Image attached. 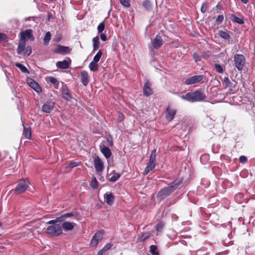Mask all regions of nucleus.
Wrapping results in <instances>:
<instances>
[{
  "label": "nucleus",
  "instance_id": "f257e3e1",
  "mask_svg": "<svg viewBox=\"0 0 255 255\" xmlns=\"http://www.w3.org/2000/svg\"><path fill=\"white\" fill-rule=\"evenodd\" d=\"M182 182V179H181L175 180L173 182L169 184L167 187H164L159 191L157 195V198L160 200L164 199L173 192Z\"/></svg>",
  "mask_w": 255,
  "mask_h": 255
},
{
  "label": "nucleus",
  "instance_id": "f03ea898",
  "mask_svg": "<svg viewBox=\"0 0 255 255\" xmlns=\"http://www.w3.org/2000/svg\"><path fill=\"white\" fill-rule=\"evenodd\" d=\"M181 98L190 102H195L204 101L206 98L205 95L199 91L193 92H188L185 95H182Z\"/></svg>",
  "mask_w": 255,
  "mask_h": 255
},
{
  "label": "nucleus",
  "instance_id": "7ed1b4c3",
  "mask_svg": "<svg viewBox=\"0 0 255 255\" xmlns=\"http://www.w3.org/2000/svg\"><path fill=\"white\" fill-rule=\"evenodd\" d=\"M45 233L54 237H57L62 233V229L60 224L49 226L45 230Z\"/></svg>",
  "mask_w": 255,
  "mask_h": 255
},
{
  "label": "nucleus",
  "instance_id": "20e7f679",
  "mask_svg": "<svg viewBox=\"0 0 255 255\" xmlns=\"http://www.w3.org/2000/svg\"><path fill=\"white\" fill-rule=\"evenodd\" d=\"M30 183L27 179H22L18 181L15 188L14 191L17 194H19L24 192Z\"/></svg>",
  "mask_w": 255,
  "mask_h": 255
},
{
  "label": "nucleus",
  "instance_id": "39448f33",
  "mask_svg": "<svg viewBox=\"0 0 255 255\" xmlns=\"http://www.w3.org/2000/svg\"><path fill=\"white\" fill-rule=\"evenodd\" d=\"M234 62L235 67L239 71H242L245 64V58L242 54H236L234 57Z\"/></svg>",
  "mask_w": 255,
  "mask_h": 255
},
{
  "label": "nucleus",
  "instance_id": "423d86ee",
  "mask_svg": "<svg viewBox=\"0 0 255 255\" xmlns=\"http://www.w3.org/2000/svg\"><path fill=\"white\" fill-rule=\"evenodd\" d=\"M204 77L203 75H194L191 77L187 78L184 83L185 85H192L199 83Z\"/></svg>",
  "mask_w": 255,
  "mask_h": 255
},
{
  "label": "nucleus",
  "instance_id": "0eeeda50",
  "mask_svg": "<svg viewBox=\"0 0 255 255\" xmlns=\"http://www.w3.org/2000/svg\"><path fill=\"white\" fill-rule=\"evenodd\" d=\"M223 82L226 84V87L230 89V93L234 94L237 91L236 89L237 82L235 81L231 82L228 77H225L223 79Z\"/></svg>",
  "mask_w": 255,
  "mask_h": 255
},
{
  "label": "nucleus",
  "instance_id": "6e6552de",
  "mask_svg": "<svg viewBox=\"0 0 255 255\" xmlns=\"http://www.w3.org/2000/svg\"><path fill=\"white\" fill-rule=\"evenodd\" d=\"M176 114V110L168 106L165 112V118L168 122L171 121Z\"/></svg>",
  "mask_w": 255,
  "mask_h": 255
},
{
  "label": "nucleus",
  "instance_id": "1a4fd4ad",
  "mask_svg": "<svg viewBox=\"0 0 255 255\" xmlns=\"http://www.w3.org/2000/svg\"><path fill=\"white\" fill-rule=\"evenodd\" d=\"M55 103L52 101L47 102L42 106V111L46 113H50L54 108Z\"/></svg>",
  "mask_w": 255,
  "mask_h": 255
},
{
  "label": "nucleus",
  "instance_id": "9d476101",
  "mask_svg": "<svg viewBox=\"0 0 255 255\" xmlns=\"http://www.w3.org/2000/svg\"><path fill=\"white\" fill-rule=\"evenodd\" d=\"M151 43L152 46L155 49L159 48L163 44V40L161 36L157 34L154 38L152 40Z\"/></svg>",
  "mask_w": 255,
  "mask_h": 255
},
{
  "label": "nucleus",
  "instance_id": "9b49d317",
  "mask_svg": "<svg viewBox=\"0 0 255 255\" xmlns=\"http://www.w3.org/2000/svg\"><path fill=\"white\" fill-rule=\"evenodd\" d=\"M151 86V84L148 81L145 82L143 88V93L144 96L148 97L152 94L153 91Z\"/></svg>",
  "mask_w": 255,
  "mask_h": 255
},
{
  "label": "nucleus",
  "instance_id": "f8f14e48",
  "mask_svg": "<svg viewBox=\"0 0 255 255\" xmlns=\"http://www.w3.org/2000/svg\"><path fill=\"white\" fill-rule=\"evenodd\" d=\"M32 32V31L31 29H26L24 31H21L20 33V39H23L24 41H26V38L33 40L34 37Z\"/></svg>",
  "mask_w": 255,
  "mask_h": 255
},
{
  "label": "nucleus",
  "instance_id": "ddd939ff",
  "mask_svg": "<svg viewBox=\"0 0 255 255\" xmlns=\"http://www.w3.org/2000/svg\"><path fill=\"white\" fill-rule=\"evenodd\" d=\"M70 51L69 47L62 46L60 45H57L56 48L54 50V52L57 54H65Z\"/></svg>",
  "mask_w": 255,
  "mask_h": 255
},
{
  "label": "nucleus",
  "instance_id": "4468645a",
  "mask_svg": "<svg viewBox=\"0 0 255 255\" xmlns=\"http://www.w3.org/2000/svg\"><path fill=\"white\" fill-rule=\"evenodd\" d=\"M27 84L37 93L41 92L42 90L41 87L39 86V85L38 84L37 82H36L32 79H28L27 80Z\"/></svg>",
  "mask_w": 255,
  "mask_h": 255
},
{
  "label": "nucleus",
  "instance_id": "2eb2a0df",
  "mask_svg": "<svg viewBox=\"0 0 255 255\" xmlns=\"http://www.w3.org/2000/svg\"><path fill=\"white\" fill-rule=\"evenodd\" d=\"M94 163L95 169L97 171L101 172L103 170V163L99 158H95L94 160Z\"/></svg>",
  "mask_w": 255,
  "mask_h": 255
},
{
  "label": "nucleus",
  "instance_id": "dca6fc26",
  "mask_svg": "<svg viewBox=\"0 0 255 255\" xmlns=\"http://www.w3.org/2000/svg\"><path fill=\"white\" fill-rule=\"evenodd\" d=\"M81 81L84 86H87L89 82V76L87 71H82L81 72Z\"/></svg>",
  "mask_w": 255,
  "mask_h": 255
},
{
  "label": "nucleus",
  "instance_id": "f3484780",
  "mask_svg": "<svg viewBox=\"0 0 255 255\" xmlns=\"http://www.w3.org/2000/svg\"><path fill=\"white\" fill-rule=\"evenodd\" d=\"M62 94L63 98L67 100H70L72 98L70 90L66 85L62 86Z\"/></svg>",
  "mask_w": 255,
  "mask_h": 255
},
{
  "label": "nucleus",
  "instance_id": "a211bd4d",
  "mask_svg": "<svg viewBox=\"0 0 255 255\" xmlns=\"http://www.w3.org/2000/svg\"><path fill=\"white\" fill-rule=\"evenodd\" d=\"M155 162L149 161L147 164V166L143 171V174L144 175H147L150 171L155 168Z\"/></svg>",
  "mask_w": 255,
  "mask_h": 255
},
{
  "label": "nucleus",
  "instance_id": "6ab92c4d",
  "mask_svg": "<svg viewBox=\"0 0 255 255\" xmlns=\"http://www.w3.org/2000/svg\"><path fill=\"white\" fill-rule=\"evenodd\" d=\"M100 149L101 151L107 159L111 157L112 152L109 147L105 146L104 145L103 146L100 145Z\"/></svg>",
  "mask_w": 255,
  "mask_h": 255
},
{
  "label": "nucleus",
  "instance_id": "aec40b11",
  "mask_svg": "<svg viewBox=\"0 0 255 255\" xmlns=\"http://www.w3.org/2000/svg\"><path fill=\"white\" fill-rule=\"evenodd\" d=\"M105 201L109 205H112L114 201L115 198L112 193H106L104 196Z\"/></svg>",
  "mask_w": 255,
  "mask_h": 255
},
{
  "label": "nucleus",
  "instance_id": "412c9836",
  "mask_svg": "<svg viewBox=\"0 0 255 255\" xmlns=\"http://www.w3.org/2000/svg\"><path fill=\"white\" fill-rule=\"evenodd\" d=\"M75 225L76 224L74 223L64 222L61 225V227L66 231H71L74 229Z\"/></svg>",
  "mask_w": 255,
  "mask_h": 255
},
{
  "label": "nucleus",
  "instance_id": "4be33fe9",
  "mask_svg": "<svg viewBox=\"0 0 255 255\" xmlns=\"http://www.w3.org/2000/svg\"><path fill=\"white\" fill-rule=\"evenodd\" d=\"M93 51L92 52L96 51L100 46V42H99V37L98 36H97L93 38Z\"/></svg>",
  "mask_w": 255,
  "mask_h": 255
},
{
  "label": "nucleus",
  "instance_id": "5701e85b",
  "mask_svg": "<svg viewBox=\"0 0 255 255\" xmlns=\"http://www.w3.org/2000/svg\"><path fill=\"white\" fill-rule=\"evenodd\" d=\"M56 66L63 69H66L69 68V63L66 60H63L62 61H58L56 63Z\"/></svg>",
  "mask_w": 255,
  "mask_h": 255
},
{
  "label": "nucleus",
  "instance_id": "b1692460",
  "mask_svg": "<svg viewBox=\"0 0 255 255\" xmlns=\"http://www.w3.org/2000/svg\"><path fill=\"white\" fill-rule=\"evenodd\" d=\"M25 46V41H24L23 39H20L17 48V53L18 54H21V52L24 51Z\"/></svg>",
  "mask_w": 255,
  "mask_h": 255
},
{
  "label": "nucleus",
  "instance_id": "393cba45",
  "mask_svg": "<svg viewBox=\"0 0 255 255\" xmlns=\"http://www.w3.org/2000/svg\"><path fill=\"white\" fill-rule=\"evenodd\" d=\"M23 126V134L27 139H30L31 136V128L29 127H26L24 124Z\"/></svg>",
  "mask_w": 255,
  "mask_h": 255
},
{
  "label": "nucleus",
  "instance_id": "a878e982",
  "mask_svg": "<svg viewBox=\"0 0 255 255\" xmlns=\"http://www.w3.org/2000/svg\"><path fill=\"white\" fill-rule=\"evenodd\" d=\"M89 67L91 71L95 72L98 70L99 66H98V63L92 61L89 64Z\"/></svg>",
  "mask_w": 255,
  "mask_h": 255
},
{
  "label": "nucleus",
  "instance_id": "bb28decb",
  "mask_svg": "<svg viewBox=\"0 0 255 255\" xmlns=\"http://www.w3.org/2000/svg\"><path fill=\"white\" fill-rule=\"evenodd\" d=\"M231 18L233 21L237 23L242 24L244 23L243 19H242L239 17H238L234 14H232Z\"/></svg>",
  "mask_w": 255,
  "mask_h": 255
},
{
  "label": "nucleus",
  "instance_id": "cd10ccee",
  "mask_svg": "<svg viewBox=\"0 0 255 255\" xmlns=\"http://www.w3.org/2000/svg\"><path fill=\"white\" fill-rule=\"evenodd\" d=\"M142 6L144 7L145 9L149 11L151 9L152 5L149 0H146L142 2Z\"/></svg>",
  "mask_w": 255,
  "mask_h": 255
},
{
  "label": "nucleus",
  "instance_id": "c85d7f7f",
  "mask_svg": "<svg viewBox=\"0 0 255 255\" xmlns=\"http://www.w3.org/2000/svg\"><path fill=\"white\" fill-rule=\"evenodd\" d=\"M15 65L16 67L18 68L22 73H29L28 69L24 65H23L19 63H15Z\"/></svg>",
  "mask_w": 255,
  "mask_h": 255
},
{
  "label": "nucleus",
  "instance_id": "c756f323",
  "mask_svg": "<svg viewBox=\"0 0 255 255\" xmlns=\"http://www.w3.org/2000/svg\"><path fill=\"white\" fill-rule=\"evenodd\" d=\"M149 252L153 255H159L158 252L157 251V248L155 245L150 246Z\"/></svg>",
  "mask_w": 255,
  "mask_h": 255
},
{
  "label": "nucleus",
  "instance_id": "7c9ffc66",
  "mask_svg": "<svg viewBox=\"0 0 255 255\" xmlns=\"http://www.w3.org/2000/svg\"><path fill=\"white\" fill-rule=\"evenodd\" d=\"M73 216V214L72 213H67L60 216V218L61 220V222H63L66 219L72 217Z\"/></svg>",
  "mask_w": 255,
  "mask_h": 255
},
{
  "label": "nucleus",
  "instance_id": "2f4dec72",
  "mask_svg": "<svg viewBox=\"0 0 255 255\" xmlns=\"http://www.w3.org/2000/svg\"><path fill=\"white\" fill-rule=\"evenodd\" d=\"M102 55V52L100 50L94 56L93 61L98 63Z\"/></svg>",
  "mask_w": 255,
  "mask_h": 255
},
{
  "label": "nucleus",
  "instance_id": "473e14b6",
  "mask_svg": "<svg viewBox=\"0 0 255 255\" xmlns=\"http://www.w3.org/2000/svg\"><path fill=\"white\" fill-rule=\"evenodd\" d=\"M219 35L222 38L226 40L229 39L230 37L228 33L223 31H220L219 32Z\"/></svg>",
  "mask_w": 255,
  "mask_h": 255
},
{
  "label": "nucleus",
  "instance_id": "72a5a7b5",
  "mask_svg": "<svg viewBox=\"0 0 255 255\" xmlns=\"http://www.w3.org/2000/svg\"><path fill=\"white\" fill-rule=\"evenodd\" d=\"M121 176V174L119 173H115L110 178V181L113 182L116 181Z\"/></svg>",
  "mask_w": 255,
  "mask_h": 255
},
{
  "label": "nucleus",
  "instance_id": "f704fd0d",
  "mask_svg": "<svg viewBox=\"0 0 255 255\" xmlns=\"http://www.w3.org/2000/svg\"><path fill=\"white\" fill-rule=\"evenodd\" d=\"M155 156H156V149H153L150 153L149 161L152 162H155Z\"/></svg>",
  "mask_w": 255,
  "mask_h": 255
},
{
  "label": "nucleus",
  "instance_id": "c9c22d12",
  "mask_svg": "<svg viewBox=\"0 0 255 255\" xmlns=\"http://www.w3.org/2000/svg\"><path fill=\"white\" fill-rule=\"evenodd\" d=\"M93 238L95 239L98 241L100 242L102 239L103 233L101 232H98L95 234Z\"/></svg>",
  "mask_w": 255,
  "mask_h": 255
},
{
  "label": "nucleus",
  "instance_id": "e433bc0d",
  "mask_svg": "<svg viewBox=\"0 0 255 255\" xmlns=\"http://www.w3.org/2000/svg\"><path fill=\"white\" fill-rule=\"evenodd\" d=\"M90 185L93 189H96L98 188V181H97L96 177H93V179L90 183Z\"/></svg>",
  "mask_w": 255,
  "mask_h": 255
},
{
  "label": "nucleus",
  "instance_id": "4c0bfd02",
  "mask_svg": "<svg viewBox=\"0 0 255 255\" xmlns=\"http://www.w3.org/2000/svg\"><path fill=\"white\" fill-rule=\"evenodd\" d=\"M214 67L217 72L222 73L224 72V69L222 66L218 64H215Z\"/></svg>",
  "mask_w": 255,
  "mask_h": 255
},
{
  "label": "nucleus",
  "instance_id": "58836bf2",
  "mask_svg": "<svg viewBox=\"0 0 255 255\" xmlns=\"http://www.w3.org/2000/svg\"><path fill=\"white\" fill-rule=\"evenodd\" d=\"M105 23L104 21L101 22L98 26L97 30L98 33H102L105 29Z\"/></svg>",
  "mask_w": 255,
  "mask_h": 255
},
{
  "label": "nucleus",
  "instance_id": "ea45409f",
  "mask_svg": "<svg viewBox=\"0 0 255 255\" xmlns=\"http://www.w3.org/2000/svg\"><path fill=\"white\" fill-rule=\"evenodd\" d=\"M50 38H51V34H50V32H47L45 36H44V38L43 39V42L45 43V44H47L48 43V42L49 41V40H50Z\"/></svg>",
  "mask_w": 255,
  "mask_h": 255
},
{
  "label": "nucleus",
  "instance_id": "a19ab883",
  "mask_svg": "<svg viewBox=\"0 0 255 255\" xmlns=\"http://www.w3.org/2000/svg\"><path fill=\"white\" fill-rule=\"evenodd\" d=\"M58 222H62L60 217L56 218L55 220H52L48 221L47 224L51 225H57Z\"/></svg>",
  "mask_w": 255,
  "mask_h": 255
},
{
  "label": "nucleus",
  "instance_id": "79ce46f5",
  "mask_svg": "<svg viewBox=\"0 0 255 255\" xmlns=\"http://www.w3.org/2000/svg\"><path fill=\"white\" fill-rule=\"evenodd\" d=\"M150 236L149 233H145L142 234L139 238V241L141 242H143L148 239Z\"/></svg>",
  "mask_w": 255,
  "mask_h": 255
},
{
  "label": "nucleus",
  "instance_id": "37998d69",
  "mask_svg": "<svg viewBox=\"0 0 255 255\" xmlns=\"http://www.w3.org/2000/svg\"><path fill=\"white\" fill-rule=\"evenodd\" d=\"M224 15L221 14V15H219L216 19V23L217 24H221L223 20H224Z\"/></svg>",
  "mask_w": 255,
  "mask_h": 255
},
{
  "label": "nucleus",
  "instance_id": "c03bdc74",
  "mask_svg": "<svg viewBox=\"0 0 255 255\" xmlns=\"http://www.w3.org/2000/svg\"><path fill=\"white\" fill-rule=\"evenodd\" d=\"M208 8V4L206 2L203 3L201 7V11L202 13H205Z\"/></svg>",
  "mask_w": 255,
  "mask_h": 255
},
{
  "label": "nucleus",
  "instance_id": "a18cd8bd",
  "mask_svg": "<svg viewBox=\"0 0 255 255\" xmlns=\"http://www.w3.org/2000/svg\"><path fill=\"white\" fill-rule=\"evenodd\" d=\"M202 57V56H200L196 53H194L193 55V59L196 62L201 61Z\"/></svg>",
  "mask_w": 255,
  "mask_h": 255
},
{
  "label": "nucleus",
  "instance_id": "49530a36",
  "mask_svg": "<svg viewBox=\"0 0 255 255\" xmlns=\"http://www.w3.org/2000/svg\"><path fill=\"white\" fill-rule=\"evenodd\" d=\"M49 82H50L51 83L56 85V86H58V81H57V80L54 78V77H50L49 78Z\"/></svg>",
  "mask_w": 255,
  "mask_h": 255
},
{
  "label": "nucleus",
  "instance_id": "de8ad7c7",
  "mask_svg": "<svg viewBox=\"0 0 255 255\" xmlns=\"http://www.w3.org/2000/svg\"><path fill=\"white\" fill-rule=\"evenodd\" d=\"M121 4L127 7H128L130 6V3L129 2V0H120Z\"/></svg>",
  "mask_w": 255,
  "mask_h": 255
},
{
  "label": "nucleus",
  "instance_id": "09e8293b",
  "mask_svg": "<svg viewBox=\"0 0 255 255\" xmlns=\"http://www.w3.org/2000/svg\"><path fill=\"white\" fill-rule=\"evenodd\" d=\"M164 224L162 222H159L157 225L156 230L157 232H161L163 228Z\"/></svg>",
  "mask_w": 255,
  "mask_h": 255
},
{
  "label": "nucleus",
  "instance_id": "8fccbe9b",
  "mask_svg": "<svg viewBox=\"0 0 255 255\" xmlns=\"http://www.w3.org/2000/svg\"><path fill=\"white\" fill-rule=\"evenodd\" d=\"M107 144L110 146L113 145V141L111 136H109L107 137Z\"/></svg>",
  "mask_w": 255,
  "mask_h": 255
},
{
  "label": "nucleus",
  "instance_id": "3c124183",
  "mask_svg": "<svg viewBox=\"0 0 255 255\" xmlns=\"http://www.w3.org/2000/svg\"><path fill=\"white\" fill-rule=\"evenodd\" d=\"M99 243V241H98L97 240H96L94 238H92L91 241V246L93 247H96L97 245L98 244V243Z\"/></svg>",
  "mask_w": 255,
  "mask_h": 255
},
{
  "label": "nucleus",
  "instance_id": "603ef678",
  "mask_svg": "<svg viewBox=\"0 0 255 255\" xmlns=\"http://www.w3.org/2000/svg\"><path fill=\"white\" fill-rule=\"evenodd\" d=\"M31 53V48L29 47H27L25 50L24 52V55L29 56Z\"/></svg>",
  "mask_w": 255,
  "mask_h": 255
},
{
  "label": "nucleus",
  "instance_id": "864d4df0",
  "mask_svg": "<svg viewBox=\"0 0 255 255\" xmlns=\"http://www.w3.org/2000/svg\"><path fill=\"white\" fill-rule=\"evenodd\" d=\"M7 39V36L4 33H0V41L4 42Z\"/></svg>",
  "mask_w": 255,
  "mask_h": 255
},
{
  "label": "nucleus",
  "instance_id": "5fc2aeb1",
  "mask_svg": "<svg viewBox=\"0 0 255 255\" xmlns=\"http://www.w3.org/2000/svg\"><path fill=\"white\" fill-rule=\"evenodd\" d=\"M112 245L111 244H107L106 245H105L104 248L102 249V250L105 252L106 251H108L112 247Z\"/></svg>",
  "mask_w": 255,
  "mask_h": 255
},
{
  "label": "nucleus",
  "instance_id": "6e6d98bb",
  "mask_svg": "<svg viewBox=\"0 0 255 255\" xmlns=\"http://www.w3.org/2000/svg\"><path fill=\"white\" fill-rule=\"evenodd\" d=\"M239 160H240V162L243 163H245L246 162H247V158L246 156L242 155L240 157Z\"/></svg>",
  "mask_w": 255,
  "mask_h": 255
},
{
  "label": "nucleus",
  "instance_id": "4d7b16f0",
  "mask_svg": "<svg viewBox=\"0 0 255 255\" xmlns=\"http://www.w3.org/2000/svg\"><path fill=\"white\" fill-rule=\"evenodd\" d=\"M100 38L102 41H106L107 40V38L105 34L101 33L100 34Z\"/></svg>",
  "mask_w": 255,
  "mask_h": 255
},
{
  "label": "nucleus",
  "instance_id": "13d9d810",
  "mask_svg": "<svg viewBox=\"0 0 255 255\" xmlns=\"http://www.w3.org/2000/svg\"><path fill=\"white\" fill-rule=\"evenodd\" d=\"M78 164L77 162H73L70 163L69 167L70 168H73V167H76L77 166H78Z\"/></svg>",
  "mask_w": 255,
  "mask_h": 255
},
{
  "label": "nucleus",
  "instance_id": "bf43d9fd",
  "mask_svg": "<svg viewBox=\"0 0 255 255\" xmlns=\"http://www.w3.org/2000/svg\"><path fill=\"white\" fill-rule=\"evenodd\" d=\"M119 121L122 122L124 119V116L122 113H120L119 114Z\"/></svg>",
  "mask_w": 255,
  "mask_h": 255
},
{
  "label": "nucleus",
  "instance_id": "052dcab7",
  "mask_svg": "<svg viewBox=\"0 0 255 255\" xmlns=\"http://www.w3.org/2000/svg\"><path fill=\"white\" fill-rule=\"evenodd\" d=\"M105 252L102 249L98 253V255H103Z\"/></svg>",
  "mask_w": 255,
  "mask_h": 255
},
{
  "label": "nucleus",
  "instance_id": "680f3d73",
  "mask_svg": "<svg viewBox=\"0 0 255 255\" xmlns=\"http://www.w3.org/2000/svg\"><path fill=\"white\" fill-rule=\"evenodd\" d=\"M216 7L218 9H221L222 8V6L221 5V4H220V3H218L217 5H216Z\"/></svg>",
  "mask_w": 255,
  "mask_h": 255
},
{
  "label": "nucleus",
  "instance_id": "e2e57ef3",
  "mask_svg": "<svg viewBox=\"0 0 255 255\" xmlns=\"http://www.w3.org/2000/svg\"><path fill=\"white\" fill-rule=\"evenodd\" d=\"M241 1H242L243 3H248V0H241Z\"/></svg>",
  "mask_w": 255,
  "mask_h": 255
},
{
  "label": "nucleus",
  "instance_id": "0e129e2a",
  "mask_svg": "<svg viewBox=\"0 0 255 255\" xmlns=\"http://www.w3.org/2000/svg\"><path fill=\"white\" fill-rule=\"evenodd\" d=\"M1 226V224L0 223V227Z\"/></svg>",
  "mask_w": 255,
  "mask_h": 255
}]
</instances>
